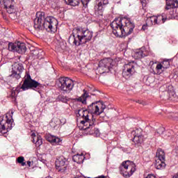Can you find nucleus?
<instances>
[{
  "label": "nucleus",
  "instance_id": "nucleus-1",
  "mask_svg": "<svg viewBox=\"0 0 178 178\" xmlns=\"http://www.w3.org/2000/svg\"><path fill=\"white\" fill-rule=\"evenodd\" d=\"M33 27L36 31L47 30L51 33H55L58 29V19L54 17H45V13L39 11L36 13V18L34 19Z\"/></svg>",
  "mask_w": 178,
  "mask_h": 178
},
{
  "label": "nucleus",
  "instance_id": "nucleus-2",
  "mask_svg": "<svg viewBox=\"0 0 178 178\" xmlns=\"http://www.w3.org/2000/svg\"><path fill=\"white\" fill-rule=\"evenodd\" d=\"M113 33L115 37H126L130 35L136 26L131 22L130 18L115 19L111 24Z\"/></svg>",
  "mask_w": 178,
  "mask_h": 178
},
{
  "label": "nucleus",
  "instance_id": "nucleus-3",
  "mask_svg": "<svg viewBox=\"0 0 178 178\" xmlns=\"http://www.w3.org/2000/svg\"><path fill=\"white\" fill-rule=\"evenodd\" d=\"M77 118H82L83 119L81 121V124H83V130L87 131L91 136H96L98 137L99 136V129L95 128L96 120L94 118L92 119L88 118V111L83 110H76L75 111Z\"/></svg>",
  "mask_w": 178,
  "mask_h": 178
},
{
  "label": "nucleus",
  "instance_id": "nucleus-4",
  "mask_svg": "<svg viewBox=\"0 0 178 178\" xmlns=\"http://www.w3.org/2000/svg\"><path fill=\"white\" fill-rule=\"evenodd\" d=\"M92 38V31L83 28H76L70 36L68 42L70 44H74V45L79 47L82 44L91 41Z\"/></svg>",
  "mask_w": 178,
  "mask_h": 178
},
{
  "label": "nucleus",
  "instance_id": "nucleus-5",
  "mask_svg": "<svg viewBox=\"0 0 178 178\" xmlns=\"http://www.w3.org/2000/svg\"><path fill=\"white\" fill-rule=\"evenodd\" d=\"M40 88H42V84L32 79L31 76H30V73L26 72V74L24 76V83L21 86V89L23 91H26V90H40Z\"/></svg>",
  "mask_w": 178,
  "mask_h": 178
},
{
  "label": "nucleus",
  "instance_id": "nucleus-6",
  "mask_svg": "<svg viewBox=\"0 0 178 178\" xmlns=\"http://www.w3.org/2000/svg\"><path fill=\"white\" fill-rule=\"evenodd\" d=\"M120 175H122L124 177H130L133 175V173L136 172V164L133 161H126L122 162V165L119 168Z\"/></svg>",
  "mask_w": 178,
  "mask_h": 178
},
{
  "label": "nucleus",
  "instance_id": "nucleus-7",
  "mask_svg": "<svg viewBox=\"0 0 178 178\" xmlns=\"http://www.w3.org/2000/svg\"><path fill=\"white\" fill-rule=\"evenodd\" d=\"M115 62L112 58H104L99 63V67L97 70L100 72V74H104V73H109L111 69L113 67Z\"/></svg>",
  "mask_w": 178,
  "mask_h": 178
},
{
  "label": "nucleus",
  "instance_id": "nucleus-8",
  "mask_svg": "<svg viewBox=\"0 0 178 178\" xmlns=\"http://www.w3.org/2000/svg\"><path fill=\"white\" fill-rule=\"evenodd\" d=\"M58 86L61 91L69 93L72 90H73V87H74V82L68 77H61L59 79Z\"/></svg>",
  "mask_w": 178,
  "mask_h": 178
},
{
  "label": "nucleus",
  "instance_id": "nucleus-9",
  "mask_svg": "<svg viewBox=\"0 0 178 178\" xmlns=\"http://www.w3.org/2000/svg\"><path fill=\"white\" fill-rule=\"evenodd\" d=\"M8 51L11 52H17L18 54H25L27 51V47H26V44L24 42H17L15 43L10 42L8 47Z\"/></svg>",
  "mask_w": 178,
  "mask_h": 178
},
{
  "label": "nucleus",
  "instance_id": "nucleus-10",
  "mask_svg": "<svg viewBox=\"0 0 178 178\" xmlns=\"http://www.w3.org/2000/svg\"><path fill=\"white\" fill-rule=\"evenodd\" d=\"M13 111L6 114V123L3 124L2 121L0 122L1 131L3 130H12L13 127Z\"/></svg>",
  "mask_w": 178,
  "mask_h": 178
},
{
  "label": "nucleus",
  "instance_id": "nucleus-11",
  "mask_svg": "<svg viewBox=\"0 0 178 178\" xmlns=\"http://www.w3.org/2000/svg\"><path fill=\"white\" fill-rule=\"evenodd\" d=\"M68 164L69 162L67 161V159H66L65 156H60L56 161V169L58 172L63 173V172H66V170H67Z\"/></svg>",
  "mask_w": 178,
  "mask_h": 178
},
{
  "label": "nucleus",
  "instance_id": "nucleus-12",
  "mask_svg": "<svg viewBox=\"0 0 178 178\" xmlns=\"http://www.w3.org/2000/svg\"><path fill=\"white\" fill-rule=\"evenodd\" d=\"M99 102H95L92 103L90 105L88 106V109L84 110L83 108L79 109V111H87L88 113V119H90V116H92V118H94L92 114L93 115H101L102 113V111H99V106L97 104Z\"/></svg>",
  "mask_w": 178,
  "mask_h": 178
},
{
  "label": "nucleus",
  "instance_id": "nucleus-13",
  "mask_svg": "<svg viewBox=\"0 0 178 178\" xmlns=\"http://www.w3.org/2000/svg\"><path fill=\"white\" fill-rule=\"evenodd\" d=\"M24 70V67H23V64L22 63H15L13 65L12 74H10V77H15V79H19L22 77V72Z\"/></svg>",
  "mask_w": 178,
  "mask_h": 178
},
{
  "label": "nucleus",
  "instance_id": "nucleus-14",
  "mask_svg": "<svg viewBox=\"0 0 178 178\" xmlns=\"http://www.w3.org/2000/svg\"><path fill=\"white\" fill-rule=\"evenodd\" d=\"M136 73V66L134 63H130L129 64H126L124 66V70L122 72L123 77H131Z\"/></svg>",
  "mask_w": 178,
  "mask_h": 178
},
{
  "label": "nucleus",
  "instance_id": "nucleus-15",
  "mask_svg": "<svg viewBox=\"0 0 178 178\" xmlns=\"http://www.w3.org/2000/svg\"><path fill=\"white\" fill-rule=\"evenodd\" d=\"M4 9L6 10L10 15L15 13V1L13 0H3Z\"/></svg>",
  "mask_w": 178,
  "mask_h": 178
},
{
  "label": "nucleus",
  "instance_id": "nucleus-16",
  "mask_svg": "<svg viewBox=\"0 0 178 178\" xmlns=\"http://www.w3.org/2000/svg\"><path fill=\"white\" fill-rule=\"evenodd\" d=\"M90 1L91 0H65V2L67 5H70V6H79V5H80V1H81L84 8H87Z\"/></svg>",
  "mask_w": 178,
  "mask_h": 178
},
{
  "label": "nucleus",
  "instance_id": "nucleus-17",
  "mask_svg": "<svg viewBox=\"0 0 178 178\" xmlns=\"http://www.w3.org/2000/svg\"><path fill=\"white\" fill-rule=\"evenodd\" d=\"M161 20H162V23H165V22H166V18L163 17V15H160L159 17L153 16L149 18L147 22V23H151L152 25H155L159 24Z\"/></svg>",
  "mask_w": 178,
  "mask_h": 178
},
{
  "label": "nucleus",
  "instance_id": "nucleus-18",
  "mask_svg": "<svg viewBox=\"0 0 178 178\" xmlns=\"http://www.w3.org/2000/svg\"><path fill=\"white\" fill-rule=\"evenodd\" d=\"M32 142L35 147H41L42 145V138L39 134L35 135V133H32L31 135Z\"/></svg>",
  "mask_w": 178,
  "mask_h": 178
},
{
  "label": "nucleus",
  "instance_id": "nucleus-19",
  "mask_svg": "<svg viewBox=\"0 0 178 178\" xmlns=\"http://www.w3.org/2000/svg\"><path fill=\"white\" fill-rule=\"evenodd\" d=\"M31 54L35 59H42L44 55V51L38 49L32 50Z\"/></svg>",
  "mask_w": 178,
  "mask_h": 178
},
{
  "label": "nucleus",
  "instance_id": "nucleus-20",
  "mask_svg": "<svg viewBox=\"0 0 178 178\" xmlns=\"http://www.w3.org/2000/svg\"><path fill=\"white\" fill-rule=\"evenodd\" d=\"M166 10L173 8H178V0H166Z\"/></svg>",
  "mask_w": 178,
  "mask_h": 178
},
{
  "label": "nucleus",
  "instance_id": "nucleus-21",
  "mask_svg": "<svg viewBox=\"0 0 178 178\" xmlns=\"http://www.w3.org/2000/svg\"><path fill=\"white\" fill-rule=\"evenodd\" d=\"M154 166L156 169H158V170L165 169V168L166 167V163H165V160L156 159Z\"/></svg>",
  "mask_w": 178,
  "mask_h": 178
},
{
  "label": "nucleus",
  "instance_id": "nucleus-22",
  "mask_svg": "<svg viewBox=\"0 0 178 178\" xmlns=\"http://www.w3.org/2000/svg\"><path fill=\"white\" fill-rule=\"evenodd\" d=\"M84 158L86 157L83 154H75L72 157V161H74V162H76V163H83V162H84Z\"/></svg>",
  "mask_w": 178,
  "mask_h": 178
},
{
  "label": "nucleus",
  "instance_id": "nucleus-23",
  "mask_svg": "<svg viewBox=\"0 0 178 178\" xmlns=\"http://www.w3.org/2000/svg\"><path fill=\"white\" fill-rule=\"evenodd\" d=\"M133 58L134 59H141V58H144V51L141 49H137L132 54Z\"/></svg>",
  "mask_w": 178,
  "mask_h": 178
},
{
  "label": "nucleus",
  "instance_id": "nucleus-24",
  "mask_svg": "<svg viewBox=\"0 0 178 178\" xmlns=\"http://www.w3.org/2000/svg\"><path fill=\"white\" fill-rule=\"evenodd\" d=\"M109 3L108 0H97V9L98 10H102L106 5Z\"/></svg>",
  "mask_w": 178,
  "mask_h": 178
},
{
  "label": "nucleus",
  "instance_id": "nucleus-25",
  "mask_svg": "<svg viewBox=\"0 0 178 178\" xmlns=\"http://www.w3.org/2000/svg\"><path fill=\"white\" fill-rule=\"evenodd\" d=\"M156 158L160 159L161 161H165V152L162 149H158L156 152Z\"/></svg>",
  "mask_w": 178,
  "mask_h": 178
},
{
  "label": "nucleus",
  "instance_id": "nucleus-26",
  "mask_svg": "<svg viewBox=\"0 0 178 178\" xmlns=\"http://www.w3.org/2000/svg\"><path fill=\"white\" fill-rule=\"evenodd\" d=\"M89 97L90 95H88V92H87V90H83V94L81 97L78 98V101L79 102H82L83 104H86L87 98H89Z\"/></svg>",
  "mask_w": 178,
  "mask_h": 178
},
{
  "label": "nucleus",
  "instance_id": "nucleus-27",
  "mask_svg": "<svg viewBox=\"0 0 178 178\" xmlns=\"http://www.w3.org/2000/svg\"><path fill=\"white\" fill-rule=\"evenodd\" d=\"M133 141L135 144H141L144 141V136L137 134L134 136Z\"/></svg>",
  "mask_w": 178,
  "mask_h": 178
},
{
  "label": "nucleus",
  "instance_id": "nucleus-28",
  "mask_svg": "<svg viewBox=\"0 0 178 178\" xmlns=\"http://www.w3.org/2000/svg\"><path fill=\"white\" fill-rule=\"evenodd\" d=\"M60 143H62V140H60V138H59L58 137L54 136V137L53 138V140L51 141V144L53 145H59Z\"/></svg>",
  "mask_w": 178,
  "mask_h": 178
},
{
  "label": "nucleus",
  "instance_id": "nucleus-29",
  "mask_svg": "<svg viewBox=\"0 0 178 178\" xmlns=\"http://www.w3.org/2000/svg\"><path fill=\"white\" fill-rule=\"evenodd\" d=\"M161 65H163V70H166V69H168V67L170 66V63L169 60H164L161 63Z\"/></svg>",
  "mask_w": 178,
  "mask_h": 178
},
{
  "label": "nucleus",
  "instance_id": "nucleus-30",
  "mask_svg": "<svg viewBox=\"0 0 178 178\" xmlns=\"http://www.w3.org/2000/svg\"><path fill=\"white\" fill-rule=\"evenodd\" d=\"M17 162L18 163H20L22 166H26V162H24V156H19L17 159Z\"/></svg>",
  "mask_w": 178,
  "mask_h": 178
},
{
  "label": "nucleus",
  "instance_id": "nucleus-31",
  "mask_svg": "<svg viewBox=\"0 0 178 178\" xmlns=\"http://www.w3.org/2000/svg\"><path fill=\"white\" fill-rule=\"evenodd\" d=\"M58 101H60L61 102H64V104H66V102H67L69 101L67 97L66 96H63V95H59L58 97Z\"/></svg>",
  "mask_w": 178,
  "mask_h": 178
},
{
  "label": "nucleus",
  "instance_id": "nucleus-32",
  "mask_svg": "<svg viewBox=\"0 0 178 178\" xmlns=\"http://www.w3.org/2000/svg\"><path fill=\"white\" fill-rule=\"evenodd\" d=\"M54 137H55V136H52L50 134H48L45 135V139L47 140V141L50 143V144H51V143L54 140Z\"/></svg>",
  "mask_w": 178,
  "mask_h": 178
},
{
  "label": "nucleus",
  "instance_id": "nucleus-33",
  "mask_svg": "<svg viewBox=\"0 0 178 178\" xmlns=\"http://www.w3.org/2000/svg\"><path fill=\"white\" fill-rule=\"evenodd\" d=\"M156 70H157L158 73H159V72H164L165 70H163V65H162V63L157 64Z\"/></svg>",
  "mask_w": 178,
  "mask_h": 178
},
{
  "label": "nucleus",
  "instance_id": "nucleus-34",
  "mask_svg": "<svg viewBox=\"0 0 178 178\" xmlns=\"http://www.w3.org/2000/svg\"><path fill=\"white\" fill-rule=\"evenodd\" d=\"M163 131H165V128L160 127L157 129V131L155 133V136H156V134H159L161 136V134H163Z\"/></svg>",
  "mask_w": 178,
  "mask_h": 178
},
{
  "label": "nucleus",
  "instance_id": "nucleus-35",
  "mask_svg": "<svg viewBox=\"0 0 178 178\" xmlns=\"http://www.w3.org/2000/svg\"><path fill=\"white\" fill-rule=\"evenodd\" d=\"M99 108L101 106V109L99 111H102V113H104V110L106 108V106L104 104V103L102 102L100 104H99Z\"/></svg>",
  "mask_w": 178,
  "mask_h": 178
},
{
  "label": "nucleus",
  "instance_id": "nucleus-36",
  "mask_svg": "<svg viewBox=\"0 0 178 178\" xmlns=\"http://www.w3.org/2000/svg\"><path fill=\"white\" fill-rule=\"evenodd\" d=\"M168 92L170 98H172V97H175V95H176V93H175V91L173 90H168Z\"/></svg>",
  "mask_w": 178,
  "mask_h": 178
},
{
  "label": "nucleus",
  "instance_id": "nucleus-37",
  "mask_svg": "<svg viewBox=\"0 0 178 178\" xmlns=\"http://www.w3.org/2000/svg\"><path fill=\"white\" fill-rule=\"evenodd\" d=\"M60 122L61 124H65L66 123V119L65 118H61L60 120Z\"/></svg>",
  "mask_w": 178,
  "mask_h": 178
},
{
  "label": "nucleus",
  "instance_id": "nucleus-38",
  "mask_svg": "<svg viewBox=\"0 0 178 178\" xmlns=\"http://www.w3.org/2000/svg\"><path fill=\"white\" fill-rule=\"evenodd\" d=\"M145 178H156L155 175L152 174H149Z\"/></svg>",
  "mask_w": 178,
  "mask_h": 178
},
{
  "label": "nucleus",
  "instance_id": "nucleus-39",
  "mask_svg": "<svg viewBox=\"0 0 178 178\" xmlns=\"http://www.w3.org/2000/svg\"><path fill=\"white\" fill-rule=\"evenodd\" d=\"M140 2L143 5V6H145L146 3H145V0H140Z\"/></svg>",
  "mask_w": 178,
  "mask_h": 178
},
{
  "label": "nucleus",
  "instance_id": "nucleus-40",
  "mask_svg": "<svg viewBox=\"0 0 178 178\" xmlns=\"http://www.w3.org/2000/svg\"><path fill=\"white\" fill-rule=\"evenodd\" d=\"M142 30H143L145 31V30H147V25H143L142 26Z\"/></svg>",
  "mask_w": 178,
  "mask_h": 178
},
{
  "label": "nucleus",
  "instance_id": "nucleus-41",
  "mask_svg": "<svg viewBox=\"0 0 178 178\" xmlns=\"http://www.w3.org/2000/svg\"><path fill=\"white\" fill-rule=\"evenodd\" d=\"M26 163H27L28 166H29V167L31 166V161H28Z\"/></svg>",
  "mask_w": 178,
  "mask_h": 178
},
{
  "label": "nucleus",
  "instance_id": "nucleus-42",
  "mask_svg": "<svg viewBox=\"0 0 178 178\" xmlns=\"http://www.w3.org/2000/svg\"><path fill=\"white\" fill-rule=\"evenodd\" d=\"M137 102H138V104H144V102H141V101H140V100H138Z\"/></svg>",
  "mask_w": 178,
  "mask_h": 178
},
{
  "label": "nucleus",
  "instance_id": "nucleus-43",
  "mask_svg": "<svg viewBox=\"0 0 178 178\" xmlns=\"http://www.w3.org/2000/svg\"><path fill=\"white\" fill-rule=\"evenodd\" d=\"M138 131V130L134 131H132V134H136V133H137Z\"/></svg>",
  "mask_w": 178,
  "mask_h": 178
}]
</instances>
